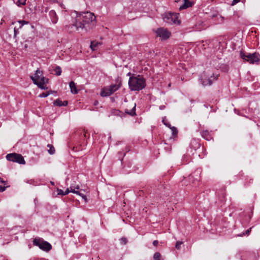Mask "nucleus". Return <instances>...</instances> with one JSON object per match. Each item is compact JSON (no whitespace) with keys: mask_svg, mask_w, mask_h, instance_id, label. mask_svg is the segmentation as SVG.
I'll return each mask as SVG.
<instances>
[{"mask_svg":"<svg viewBox=\"0 0 260 260\" xmlns=\"http://www.w3.org/2000/svg\"><path fill=\"white\" fill-rule=\"evenodd\" d=\"M76 18V26L84 29L86 31L92 29L96 23L94 14L88 11L80 13L77 12Z\"/></svg>","mask_w":260,"mask_h":260,"instance_id":"1","label":"nucleus"},{"mask_svg":"<svg viewBox=\"0 0 260 260\" xmlns=\"http://www.w3.org/2000/svg\"><path fill=\"white\" fill-rule=\"evenodd\" d=\"M128 86L132 91H139L145 87L146 81L139 75L132 76L129 78Z\"/></svg>","mask_w":260,"mask_h":260,"instance_id":"2","label":"nucleus"},{"mask_svg":"<svg viewBox=\"0 0 260 260\" xmlns=\"http://www.w3.org/2000/svg\"><path fill=\"white\" fill-rule=\"evenodd\" d=\"M115 82L114 84H111L102 88L100 95L103 97L110 96L121 87L122 80L121 77L118 76L115 79Z\"/></svg>","mask_w":260,"mask_h":260,"instance_id":"3","label":"nucleus"},{"mask_svg":"<svg viewBox=\"0 0 260 260\" xmlns=\"http://www.w3.org/2000/svg\"><path fill=\"white\" fill-rule=\"evenodd\" d=\"M43 73L39 69H37L34 76H31L33 83L37 85L41 89H47L48 87L46 84L48 83V79L42 76Z\"/></svg>","mask_w":260,"mask_h":260,"instance_id":"4","label":"nucleus"},{"mask_svg":"<svg viewBox=\"0 0 260 260\" xmlns=\"http://www.w3.org/2000/svg\"><path fill=\"white\" fill-rule=\"evenodd\" d=\"M240 56L242 59L250 63H257L260 60V55L259 53L256 52H254L253 53H247L243 51H241Z\"/></svg>","mask_w":260,"mask_h":260,"instance_id":"5","label":"nucleus"},{"mask_svg":"<svg viewBox=\"0 0 260 260\" xmlns=\"http://www.w3.org/2000/svg\"><path fill=\"white\" fill-rule=\"evenodd\" d=\"M33 245L38 246L41 249L49 251L52 248L51 245L47 241H41L40 239L35 238L33 240Z\"/></svg>","mask_w":260,"mask_h":260,"instance_id":"6","label":"nucleus"},{"mask_svg":"<svg viewBox=\"0 0 260 260\" xmlns=\"http://www.w3.org/2000/svg\"><path fill=\"white\" fill-rule=\"evenodd\" d=\"M6 158L9 161L16 162L19 164L24 165L25 164L24 158L20 154L15 153H9L6 155Z\"/></svg>","mask_w":260,"mask_h":260,"instance_id":"7","label":"nucleus"},{"mask_svg":"<svg viewBox=\"0 0 260 260\" xmlns=\"http://www.w3.org/2000/svg\"><path fill=\"white\" fill-rule=\"evenodd\" d=\"M157 37H160L162 40H166L169 39L171 36L170 32L164 27H159L154 30Z\"/></svg>","mask_w":260,"mask_h":260,"instance_id":"8","label":"nucleus"},{"mask_svg":"<svg viewBox=\"0 0 260 260\" xmlns=\"http://www.w3.org/2000/svg\"><path fill=\"white\" fill-rule=\"evenodd\" d=\"M218 76L219 74H217L216 76H215L214 74H213L212 76L210 77H202L201 78V82L204 86L211 85L214 81L217 80Z\"/></svg>","mask_w":260,"mask_h":260,"instance_id":"9","label":"nucleus"},{"mask_svg":"<svg viewBox=\"0 0 260 260\" xmlns=\"http://www.w3.org/2000/svg\"><path fill=\"white\" fill-rule=\"evenodd\" d=\"M164 20L168 23H171L172 22L175 23L178 21L177 15L172 13L166 14L164 17Z\"/></svg>","mask_w":260,"mask_h":260,"instance_id":"10","label":"nucleus"},{"mask_svg":"<svg viewBox=\"0 0 260 260\" xmlns=\"http://www.w3.org/2000/svg\"><path fill=\"white\" fill-rule=\"evenodd\" d=\"M200 171L197 170L188 176V180H189V181H191L192 183L196 184V182H198L200 181Z\"/></svg>","mask_w":260,"mask_h":260,"instance_id":"11","label":"nucleus"},{"mask_svg":"<svg viewBox=\"0 0 260 260\" xmlns=\"http://www.w3.org/2000/svg\"><path fill=\"white\" fill-rule=\"evenodd\" d=\"M184 4L180 6L179 10V11H182V10L187 9L188 8L191 7L194 3L192 2H190L189 0H183Z\"/></svg>","mask_w":260,"mask_h":260,"instance_id":"12","label":"nucleus"},{"mask_svg":"<svg viewBox=\"0 0 260 260\" xmlns=\"http://www.w3.org/2000/svg\"><path fill=\"white\" fill-rule=\"evenodd\" d=\"M79 188V186H77V187H74L73 186H71L70 187V189H71V192H73L74 193H75V194H77L80 196H81L82 197V198L86 202L87 201V198H86V196L83 193H81L80 191H78V190H76L75 189H78Z\"/></svg>","mask_w":260,"mask_h":260,"instance_id":"13","label":"nucleus"},{"mask_svg":"<svg viewBox=\"0 0 260 260\" xmlns=\"http://www.w3.org/2000/svg\"><path fill=\"white\" fill-rule=\"evenodd\" d=\"M49 15L52 23H56L58 21V17L55 11L53 10H51L49 13Z\"/></svg>","mask_w":260,"mask_h":260,"instance_id":"14","label":"nucleus"},{"mask_svg":"<svg viewBox=\"0 0 260 260\" xmlns=\"http://www.w3.org/2000/svg\"><path fill=\"white\" fill-rule=\"evenodd\" d=\"M76 19L75 20V22L73 24H70L69 25H66V29L68 31L71 32L74 31L75 30H79L80 27H77L76 25Z\"/></svg>","mask_w":260,"mask_h":260,"instance_id":"15","label":"nucleus"},{"mask_svg":"<svg viewBox=\"0 0 260 260\" xmlns=\"http://www.w3.org/2000/svg\"><path fill=\"white\" fill-rule=\"evenodd\" d=\"M201 134L203 138L208 141H209L212 139L210 132L207 130L202 131L201 132Z\"/></svg>","mask_w":260,"mask_h":260,"instance_id":"16","label":"nucleus"},{"mask_svg":"<svg viewBox=\"0 0 260 260\" xmlns=\"http://www.w3.org/2000/svg\"><path fill=\"white\" fill-rule=\"evenodd\" d=\"M71 92L73 94H77L78 92V90L76 88L74 82L71 81L69 84Z\"/></svg>","mask_w":260,"mask_h":260,"instance_id":"17","label":"nucleus"},{"mask_svg":"<svg viewBox=\"0 0 260 260\" xmlns=\"http://www.w3.org/2000/svg\"><path fill=\"white\" fill-rule=\"evenodd\" d=\"M136 105L135 104L134 107L130 111H129L127 109H125V113L127 114H128V115H131V116H134L136 115Z\"/></svg>","mask_w":260,"mask_h":260,"instance_id":"18","label":"nucleus"},{"mask_svg":"<svg viewBox=\"0 0 260 260\" xmlns=\"http://www.w3.org/2000/svg\"><path fill=\"white\" fill-rule=\"evenodd\" d=\"M99 44H100V43L93 41L90 43V47L92 50L94 51L96 50V48Z\"/></svg>","mask_w":260,"mask_h":260,"instance_id":"19","label":"nucleus"},{"mask_svg":"<svg viewBox=\"0 0 260 260\" xmlns=\"http://www.w3.org/2000/svg\"><path fill=\"white\" fill-rule=\"evenodd\" d=\"M47 147L49 148V149L48 150V152L50 154H53L55 153V148H54L52 145L49 144L47 145Z\"/></svg>","mask_w":260,"mask_h":260,"instance_id":"20","label":"nucleus"},{"mask_svg":"<svg viewBox=\"0 0 260 260\" xmlns=\"http://www.w3.org/2000/svg\"><path fill=\"white\" fill-rule=\"evenodd\" d=\"M54 71L56 75L59 76L61 75L62 70H61V68L59 66H56L55 68Z\"/></svg>","mask_w":260,"mask_h":260,"instance_id":"21","label":"nucleus"},{"mask_svg":"<svg viewBox=\"0 0 260 260\" xmlns=\"http://www.w3.org/2000/svg\"><path fill=\"white\" fill-rule=\"evenodd\" d=\"M170 128L172 131V136L174 137H177V134H178V131L177 129V128L175 126H171Z\"/></svg>","mask_w":260,"mask_h":260,"instance_id":"22","label":"nucleus"},{"mask_svg":"<svg viewBox=\"0 0 260 260\" xmlns=\"http://www.w3.org/2000/svg\"><path fill=\"white\" fill-rule=\"evenodd\" d=\"M53 104L54 105H55L56 106H58V107L63 106L62 101H61L59 99H57L56 100H55Z\"/></svg>","mask_w":260,"mask_h":260,"instance_id":"23","label":"nucleus"},{"mask_svg":"<svg viewBox=\"0 0 260 260\" xmlns=\"http://www.w3.org/2000/svg\"><path fill=\"white\" fill-rule=\"evenodd\" d=\"M111 113L113 115L120 116V113L121 112L119 110L113 109L111 111Z\"/></svg>","mask_w":260,"mask_h":260,"instance_id":"24","label":"nucleus"},{"mask_svg":"<svg viewBox=\"0 0 260 260\" xmlns=\"http://www.w3.org/2000/svg\"><path fill=\"white\" fill-rule=\"evenodd\" d=\"M52 92L51 90L47 91L46 92H43L41 94H40L39 96L40 98H46L47 97L50 93Z\"/></svg>","mask_w":260,"mask_h":260,"instance_id":"25","label":"nucleus"},{"mask_svg":"<svg viewBox=\"0 0 260 260\" xmlns=\"http://www.w3.org/2000/svg\"><path fill=\"white\" fill-rule=\"evenodd\" d=\"M161 255L159 252H156L153 255L154 260H160Z\"/></svg>","mask_w":260,"mask_h":260,"instance_id":"26","label":"nucleus"},{"mask_svg":"<svg viewBox=\"0 0 260 260\" xmlns=\"http://www.w3.org/2000/svg\"><path fill=\"white\" fill-rule=\"evenodd\" d=\"M26 1V0H17L16 2V4L18 6H20L21 5H25Z\"/></svg>","mask_w":260,"mask_h":260,"instance_id":"27","label":"nucleus"},{"mask_svg":"<svg viewBox=\"0 0 260 260\" xmlns=\"http://www.w3.org/2000/svg\"><path fill=\"white\" fill-rule=\"evenodd\" d=\"M119 240L121 245H125L127 243V239L124 237L121 238Z\"/></svg>","mask_w":260,"mask_h":260,"instance_id":"28","label":"nucleus"},{"mask_svg":"<svg viewBox=\"0 0 260 260\" xmlns=\"http://www.w3.org/2000/svg\"><path fill=\"white\" fill-rule=\"evenodd\" d=\"M18 22L20 24V26H19V28H21L24 24H26L28 23V21L25 20H20Z\"/></svg>","mask_w":260,"mask_h":260,"instance_id":"29","label":"nucleus"},{"mask_svg":"<svg viewBox=\"0 0 260 260\" xmlns=\"http://www.w3.org/2000/svg\"><path fill=\"white\" fill-rule=\"evenodd\" d=\"M162 122L164 123V124L166 125L167 127L170 128L171 127V124L169 123V122L167 121V120L165 119V118H164L162 119Z\"/></svg>","mask_w":260,"mask_h":260,"instance_id":"30","label":"nucleus"},{"mask_svg":"<svg viewBox=\"0 0 260 260\" xmlns=\"http://www.w3.org/2000/svg\"><path fill=\"white\" fill-rule=\"evenodd\" d=\"M182 242L180 241H177L175 245V247L177 249H179L180 248L181 245L182 244Z\"/></svg>","mask_w":260,"mask_h":260,"instance_id":"31","label":"nucleus"},{"mask_svg":"<svg viewBox=\"0 0 260 260\" xmlns=\"http://www.w3.org/2000/svg\"><path fill=\"white\" fill-rule=\"evenodd\" d=\"M19 33L18 29L16 28V27L14 28V38H16L17 35Z\"/></svg>","mask_w":260,"mask_h":260,"instance_id":"32","label":"nucleus"},{"mask_svg":"<svg viewBox=\"0 0 260 260\" xmlns=\"http://www.w3.org/2000/svg\"><path fill=\"white\" fill-rule=\"evenodd\" d=\"M57 194L58 195L64 196V191L62 190H61V189L57 188Z\"/></svg>","mask_w":260,"mask_h":260,"instance_id":"33","label":"nucleus"},{"mask_svg":"<svg viewBox=\"0 0 260 260\" xmlns=\"http://www.w3.org/2000/svg\"><path fill=\"white\" fill-rule=\"evenodd\" d=\"M251 229H252V228H250L249 229L247 230L244 233H243V235H248L250 234Z\"/></svg>","mask_w":260,"mask_h":260,"instance_id":"34","label":"nucleus"},{"mask_svg":"<svg viewBox=\"0 0 260 260\" xmlns=\"http://www.w3.org/2000/svg\"><path fill=\"white\" fill-rule=\"evenodd\" d=\"M241 0H233L232 3V5L233 6L238 3H239Z\"/></svg>","mask_w":260,"mask_h":260,"instance_id":"35","label":"nucleus"},{"mask_svg":"<svg viewBox=\"0 0 260 260\" xmlns=\"http://www.w3.org/2000/svg\"><path fill=\"white\" fill-rule=\"evenodd\" d=\"M158 244V241L157 240H154L153 242V245L154 246H157Z\"/></svg>","mask_w":260,"mask_h":260,"instance_id":"36","label":"nucleus"},{"mask_svg":"<svg viewBox=\"0 0 260 260\" xmlns=\"http://www.w3.org/2000/svg\"><path fill=\"white\" fill-rule=\"evenodd\" d=\"M69 192H71V189L69 190V188H67L66 190L64 191V195L65 196L68 194L69 193Z\"/></svg>","mask_w":260,"mask_h":260,"instance_id":"37","label":"nucleus"},{"mask_svg":"<svg viewBox=\"0 0 260 260\" xmlns=\"http://www.w3.org/2000/svg\"><path fill=\"white\" fill-rule=\"evenodd\" d=\"M5 187L0 185V191L3 192L5 190Z\"/></svg>","mask_w":260,"mask_h":260,"instance_id":"38","label":"nucleus"},{"mask_svg":"<svg viewBox=\"0 0 260 260\" xmlns=\"http://www.w3.org/2000/svg\"><path fill=\"white\" fill-rule=\"evenodd\" d=\"M68 102L67 101H64L62 102L63 106H66L68 105Z\"/></svg>","mask_w":260,"mask_h":260,"instance_id":"39","label":"nucleus"},{"mask_svg":"<svg viewBox=\"0 0 260 260\" xmlns=\"http://www.w3.org/2000/svg\"><path fill=\"white\" fill-rule=\"evenodd\" d=\"M34 182V180H27V181H26V182H27V183H30V184H32V182Z\"/></svg>","mask_w":260,"mask_h":260,"instance_id":"40","label":"nucleus"},{"mask_svg":"<svg viewBox=\"0 0 260 260\" xmlns=\"http://www.w3.org/2000/svg\"><path fill=\"white\" fill-rule=\"evenodd\" d=\"M221 196H222V197H222V198L224 199V197H225V193H224V191H223V190H222V191Z\"/></svg>","mask_w":260,"mask_h":260,"instance_id":"41","label":"nucleus"},{"mask_svg":"<svg viewBox=\"0 0 260 260\" xmlns=\"http://www.w3.org/2000/svg\"><path fill=\"white\" fill-rule=\"evenodd\" d=\"M164 108H165V106H160L159 107V109H160V110H162V109H164Z\"/></svg>","mask_w":260,"mask_h":260,"instance_id":"42","label":"nucleus"},{"mask_svg":"<svg viewBox=\"0 0 260 260\" xmlns=\"http://www.w3.org/2000/svg\"><path fill=\"white\" fill-rule=\"evenodd\" d=\"M4 181L0 178V183H3Z\"/></svg>","mask_w":260,"mask_h":260,"instance_id":"43","label":"nucleus"},{"mask_svg":"<svg viewBox=\"0 0 260 260\" xmlns=\"http://www.w3.org/2000/svg\"><path fill=\"white\" fill-rule=\"evenodd\" d=\"M51 183L52 185H54V183L53 182H52L51 181Z\"/></svg>","mask_w":260,"mask_h":260,"instance_id":"44","label":"nucleus"},{"mask_svg":"<svg viewBox=\"0 0 260 260\" xmlns=\"http://www.w3.org/2000/svg\"><path fill=\"white\" fill-rule=\"evenodd\" d=\"M131 75V73L130 72H129L128 74H127V76H130Z\"/></svg>","mask_w":260,"mask_h":260,"instance_id":"45","label":"nucleus"},{"mask_svg":"<svg viewBox=\"0 0 260 260\" xmlns=\"http://www.w3.org/2000/svg\"><path fill=\"white\" fill-rule=\"evenodd\" d=\"M97 103H98V102H95V103H94V105H96Z\"/></svg>","mask_w":260,"mask_h":260,"instance_id":"46","label":"nucleus"}]
</instances>
